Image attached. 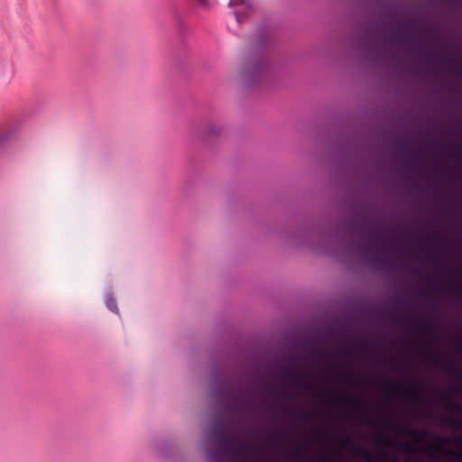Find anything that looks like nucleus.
I'll use <instances>...</instances> for the list:
<instances>
[{
	"mask_svg": "<svg viewBox=\"0 0 462 462\" xmlns=\"http://www.w3.org/2000/svg\"><path fill=\"white\" fill-rule=\"evenodd\" d=\"M323 402L328 404L336 403L337 401H340V403L344 406H351L356 410H364V402L350 395H340L337 393H326L320 395Z\"/></svg>",
	"mask_w": 462,
	"mask_h": 462,
	"instance_id": "f257e3e1",
	"label": "nucleus"
},
{
	"mask_svg": "<svg viewBox=\"0 0 462 462\" xmlns=\"http://www.w3.org/2000/svg\"><path fill=\"white\" fill-rule=\"evenodd\" d=\"M448 444V439L440 437L437 440V445L428 448L427 452L433 457H437L439 455H445L450 458H456L462 462V452L443 448L444 446Z\"/></svg>",
	"mask_w": 462,
	"mask_h": 462,
	"instance_id": "f03ea898",
	"label": "nucleus"
},
{
	"mask_svg": "<svg viewBox=\"0 0 462 462\" xmlns=\"http://www.w3.org/2000/svg\"><path fill=\"white\" fill-rule=\"evenodd\" d=\"M386 427L393 429L398 433L403 434L412 439L416 442H420L430 436V432L426 430L419 431L414 428L403 423L386 424Z\"/></svg>",
	"mask_w": 462,
	"mask_h": 462,
	"instance_id": "7ed1b4c3",
	"label": "nucleus"
},
{
	"mask_svg": "<svg viewBox=\"0 0 462 462\" xmlns=\"http://www.w3.org/2000/svg\"><path fill=\"white\" fill-rule=\"evenodd\" d=\"M423 356L427 361L436 366L444 368L450 374H462L461 370L456 369L454 365L446 359L441 358L438 354L433 353L430 347H426L423 351Z\"/></svg>",
	"mask_w": 462,
	"mask_h": 462,
	"instance_id": "20e7f679",
	"label": "nucleus"
},
{
	"mask_svg": "<svg viewBox=\"0 0 462 462\" xmlns=\"http://www.w3.org/2000/svg\"><path fill=\"white\" fill-rule=\"evenodd\" d=\"M342 446L344 448L350 446L353 448L355 455L362 457L366 460V462H372L374 459V454L369 448L355 443L349 436H346L344 438Z\"/></svg>",
	"mask_w": 462,
	"mask_h": 462,
	"instance_id": "39448f33",
	"label": "nucleus"
},
{
	"mask_svg": "<svg viewBox=\"0 0 462 462\" xmlns=\"http://www.w3.org/2000/svg\"><path fill=\"white\" fill-rule=\"evenodd\" d=\"M264 72V64L263 62H257L254 65L248 66L244 70V79L247 84H253L259 80Z\"/></svg>",
	"mask_w": 462,
	"mask_h": 462,
	"instance_id": "423d86ee",
	"label": "nucleus"
},
{
	"mask_svg": "<svg viewBox=\"0 0 462 462\" xmlns=\"http://www.w3.org/2000/svg\"><path fill=\"white\" fill-rule=\"evenodd\" d=\"M283 374L285 376L290 377L291 380V383L298 386L299 388H301L303 390L310 389L311 384L310 383L303 381L301 374L291 370H284Z\"/></svg>",
	"mask_w": 462,
	"mask_h": 462,
	"instance_id": "0eeeda50",
	"label": "nucleus"
},
{
	"mask_svg": "<svg viewBox=\"0 0 462 462\" xmlns=\"http://www.w3.org/2000/svg\"><path fill=\"white\" fill-rule=\"evenodd\" d=\"M364 232L367 236L370 237L372 244L374 245H379L381 243L388 242V240L381 233H379L374 226H369L364 227Z\"/></svg>",
	"mask_w": 462,
	"mask_h": 462,
	"instance_id": "6e6552de",
	"label": "nucleus"
},
{
	"mask_svg": "<svg viewBox=\"0 0 462 462\" xmlns=\"http://www.w3.org/2000/svg\"><path fill=\"white\" fill-rule=\"evenodd\" d=\"M440 399L446 402V407L451 411H462V405L453 402L449 392L440 393Z\"/></svg>",
	"mask_w": 462,
	"mask_h": 462,
	"instance_id": "1a4fd4ad",
	"label": "nucleus"
},
{
	"mask_svg": "<svg viewBox=\"0 0 462 462\" xmlns=\"http://www.w3.org/2000/svg\"><path fill=\"white\" fill-rule=\"evenodd\" d=\"M224 132V126L220 123H210L206 128L205 134L208 136H218Z\"/></svg>",
	"mask_w": 462,
	"mask_h": 462,
	"instance_id": "9d476101",
	"label": "nucleus"
},
{
	"mask_svg": "<svg viewBox=\"0 0 462 462\" xmlns=\"http://www.w3.org/2000/svg\"><path fill=\"white\" fill-rule=\"evenodd\" d=\"M413 327L419 328L421 331H427L430 328V322L427 319H415L410 320Z\"/></svg>",
	"mask_w": 462,
	"mask_h": 462,
	"instance_id": "9b49d317",
	"label": "nucleus"
},
{
	"mask_svg": "<svg viewBox=\"0 0 462 462\" xmlns=\"http://www.w3.org/2000/svg\"><path fill=\"white\" fill-rule=\"evenodd\" d=\"M208 457L212 462H222L224 459L223 452L220 449L209 451Z\"/></svg>",
	"mask_w": 462,
	"mask_h": 462,
	"instance_id": "f8f14e48",
	"label": "nucleus"
},
{
	"mask_svg": "<svg viewBox=\"0 0 462 462\" xmlns=\"http://www.w3.org/2000/svg\"><path fill=\"white\" fill-rule=\"evenodd\" d=\"M383 386L392 393H398L402 390L401 384L396 382L388 381L383 383Z\"/></svg>",
	"mask_w": 462,
	"mask_h": 462,
	"instance_id": "ddd939ff",
	"label": "nucleus"
},
{
	"mask_svg": "<svg viewBox=\"0 0 462 462\" xmlns=\"http://www.w3.org/2000/svg\"><path fill=\"white\" fill-rule=\"evenodd\" d=\"M311 351L313 354L320 356L324 359H330L333 356L332 355L327 353L323 348H320V347L319 348L312 347Z\"/></svg>",
	"mask_w": 462,
	"mask_h": 462,
	"instance_id": "4468645a",
	"label": "nucleus"
},
{
	"mask_svg": "<svg viewBox=\"0 0 462 462\" xmlns=\"http://www.w3.org/2000/svg\"><path fill=\"white\" fill-rule=\"evenodd\" d=\"M291 455L293 458H295L296 460H303L306 458L305 453L300 448H297L294 451H292Z\"/></svg>",
	"mask_w": 462,
	"mask_h": 462,
	"instance_id": "2eb2a0df",
	"label": "nucleus"
},
{
	"mask_svg": "<svg viewBox=\"0 0 462 462\" xmlns=\"http://www.w3.org/2000/svg\"><path fill=\"white\" fill-rule=\"evenodd\" d=\"M106 306L107 308L114 311V312H117L118 311V309H117V306H116V302L114 299H111L109 298L107 300H106Z\"/></svg>",
	"mask_w": 462,
	"mask_h": 462,
	"instance_id": "dca6fc26",
	"label": "nucleus"
},
{
	"mask_svg": "<svg viewBox=\"0 0 462 462\" xmlns=\"http://www.w3.org/2000/svg\"><path fill=\"white\" fill-rule=\"evenodd\" d=\"M393 39L397 42H402L404 40V34L401 31H396L393 36Z\"/></svg>",
	"mask_w": 462,
	"mask_h": 462,
	"instance_id": "f3484780",
	"label": "nucleus"
},
{
	"mask_svg": "<svg viewBox=\"0 0 462 462\" xmlns=\"http://www.w3.org/2000/svg\"><path fill=\"white\" fill-rule=\"evenodd\" d=\"M404 395L408 398H416L417 397V393L415 390L413 389H409V390H406L404 392Z\"/></svg>",
	"mask_w": 462,
	"mask_h": 462,
	"instance_id": "a211bd4d",
	"label": "nucleus"
},
{
	"mask_svg": "<svg viewBox=\"0 0 462 462\" xmlns=\"http://www.w3.org/2000/svg\"><path fill=\"white\" fill-rule=\"evenodd\" d=\"M277 396L280 397L284 402H291L292 401L291 396L283 395L282 392H278Z\"/></svg>",
	"mask_w": 462,
	"mask_h": 462,
	"instance_id": "6ab92c4d",
	"label": "nucleus"
},
{
	"mask_svg": "<svg viewBox=\"0 0 462 462\" xmlns=\"http://www.w3.org/2000/svg\"><path fill=\"white\" fill-rule=\"evenodd\" d=\"M340 356L347 359L352 358L353 351L351 349H346L340 354Z\"/></svg>",
	"mask_w": 462,
	"mask_h": 462,
	"instance_id": "aec40b11",
	"label": "nucleus"
},
{
	"mask_svg": "<svg viewBox=\"0 0 462 462\" xmlns=\"http://www.w3.org/2000/svg\"><path fill=\"white\" fill-rule=\"evenodd\" d=\"M402 448L403 450H405L406 452H409V453H412V452H414L416 450V448L413 446L410 445V444H402Z\"/></svg>",
	"mask_w": 462,
	"mask_h": 462,
	"instance_id": "412c9836",
	"label": "nucleus"
},
{
	"mask_svg": "<svg viewBox=\"0 0 462 462\" xmlns=\"http://www.w3.org/2000/svg\"><path fill=\"white\" fill-rule=\"evenodd\" d=\"M245 0H230L229 6H236L240 5H244Z\"/></svg>",
	"mask_w": 462,
	"mask_h": 462,
	"instance_id": "4be33fe9",
	"label": "nucleus"
},
{
	"mask_svg": "<svg viewBox=\"0 0 462 462\" xmlns=\"http://www.w3.org/2000/svg\"><path fill=\"white\" fill-rule=\"evenodd\" d=\"M361 251L364 255H368L371 253L370 247H362Z\"/></svg>",
	"mask_w": 462,
	"mask_h": 462,
	"instance_id": "5701e85b",
	"label": "nucleus"
},
{
	"mask_svg": "<svg viewBox=\"0 0 462 462\" xmlns=\"http://www.w3.org/2000/svg\"><path fill=\"white\" fill-rule=\"evenodd\" d=\"M201 5L203 6H208L209 5V0H197Z\"/></svg>",
	"mask_w": 462,
	"mask_h": 462,
	"instance_id": "b1692460",
	"label": "nucleus"
},
{
	"mask_svg": "<svg viewBox=\"0 0 462 462\" xmlns=\"http://www.w3.org/2000/svg\"><path fill=\"white\" fill-rule=\"evenodd\" d=\"M365 422L367 424V425H374V420L370 417V416H367Z\"/></svg>",
	"mask_w": 462,
	"mask_h": 462,
	"instance_id": "393cba45",
	"label": "nucleus"
},
{
	"mask_svg": "<svg viewBox=\"0 0 462 462\" xmlns=\"http://www.w3.org/2000/svg\"><path fill=\"white\" fill-rule=\"evenodd\" d=\"M408 147H409V144L407 142H404L402 143V149H403V153L406 155L407 154V152H408Z\"/></svg>",
	"mask_w": 462,
	"mask_h": 462,
	"instance_id": "a878e982",
	"label": "nucleus"
},
{
	"mask_svg": "<svg viewBox=\"0 0 462 462\" xmlns=\"http://www.w3.org/2000/svg\"><path fill=\"white\" fill-rule=\"evenodd\" d=\"M383 363L384 364H391V365H396L397 363L393 361L392 359H389V358H383Z\"/></svg>",
	"mask_w": 462,
	"mask_h": 462,
	"instance_id": "bb28decb",
	"label": "nucleus"
},
{
	"mask_svg": "<svg viewBox=\"0 0 462 462\" xmlns=\"http://www.w3.org/2000/svg\"><path fill=\"white\" fill-rule=\"evenodd\" d=\"M454 291L456 293H457L458 295H460L462 297V287H455Z\"/></svg>",
	"mask_w": 462,
	"mask_h": 462,
	"instance_id": "cd10ccee",
	"label": "nucleus"
},
{
	"mask_svg": "<svg viewBox=\"0 0 462 462\" xmlns=\"http://www.w3.org/2000/svg\"><path fill=\"white\" fill-rule=\"evenodd\" d=\"M354 377H355V374L352 372L345 374V376H344L345 379H353Z\"/></svg>",
	"mask_w": 462,
	"mask_h": 462,
	"instance_id": "c85d7f7f",
	"label": "nucleus"
},
{
	"mask_svg": "<svg viewBox=\"0 0 462 462\" xmlns=\"http://www.w3.org/2000/svg\"><path fill=\"white\" fill-rule=\"evenodd\" d=\"M310 418V413H309V412H303L302 413V419L304 420H309Z\"/></svg>",
	"mask_w": 462,
	"mask_h": 462,
	"instance_id": "c756f323",
	"label": "nucleus"
},
{
	"mask_svg": "<svg viewBox=\"0 0 462 462\" xmlns=\"http://www.w3.org/2000/svg\"><path fill=\"white\" fill-rule=\"evenodd\" d=\"M278 437H279V435H278V434H276V433H273V434H271V435H270V438H271L273 440L277 439H278Z\"/></svg>",
	"mask_w": 462,
	"mask_h": 462,
	"instance_id": "7c9ffc66",
	"label": "nucleus"
},
{
	"mask_svg": "<svg viewBox=\"0 0 462 462\" xmlns=\"http://www.w3.org/2000/svg\"><path fill=\"white\" fill-rule=\"evenodd\" d=\"M379 454L383 458H386L388 457V454L385 451H381Z\"/></svg>",
	"mask_w": 462,
	"mask_h": 462,
	"instance_id": "2f4dec72",
	"label": "nucleus"
},
{
	"mask_svg": "<svg viewBox=\"0 0 462 462\" xmlns=\"http://www.w3.org/2000/svg\"><path fill=\"white\" fill-rule=\"evenodd\" d=\"M322 436H323L322 432L319 430V431L317 432V437H318L319 439H321V438H322Z\"/></svg>",
	"mask_w": 462,
	"mask_h": 462,
	"instance_id": "473e14b6",
	"label": "nucleus"
},
{
	"mask_svg": "<svg viewBox=\"0 0 462 462\" xmlns=\"http://www.w3.org/2000/svg\"><path fill=\"white\" fill-rule=\"evenodd\" d=\"M390 462H399L397 457H393Z\"/></svg>",
	"mask_w": 462,
	"mask_h": 462,
	"instance_id": "72a5a7b5",
	"label": "nucleus"
},
{
	"mask_svg": "<svg viewBox=\"0 0 462 462\" xmlns=\"http://www.w3.org/2000/svg\"><path fill=\"white\" fill-rule=\"evenodd\" d=\"M289 414L292 415L294 414V410H289V411H286Z\"/></svg>",
	"mask_w": 462,
	"mask_h": 462,
	"instance_id": "f704fd0d",
	"label": "nucleus"
},
{
	"mask_svg": "<svg viewBox=\"0 0 462 462\" xmlns=\"http://www.w3.org/2000/svg\"><path fill=\"white\" fill-rule=\"evenodd\" d=\"M450 420L456 424L459 423V420H455V419H450Z\"/></svg>",
	"mask_w": 462,
	"mask_h": 462,
	"instance_id": "c9c22d12",
	"label": "nucleus"
},
{
	"mask_svg": "<svg viewBox=\"0 0 462 462\" xmlns=\"http://www.w3.org/2000/svg\"><path fill=\"white\" fill-rule=\"evenodd\" d=\"M460 68H461V65H460V64H458V63H457V64H456V69H457V70H459V69H460Z\"/></svg>",
	"mask_w": 462,
	"mask_h": 462,
	"instance_id": "e433bc0d",
	"label": "nucleus"
},
{
	"mask_svg": "<svg viewBox=\"0 0 462 462\" xmlns=\"http://www.w3.org/2000/svg\"><path fill=\"white\" fill-rule=\"evenodd\" d=\"M236 20L239 22V15L237 13H236Z\"/></svg>",
	"mask_w": 462,
	"mask_h": 462,
	"instance_id": "4c0bfd02",
	"label": "nucleus"
},
{
	"mask_svg": "<svg viewBox=\"0 0 462 462\" xmlns=\"http://www.w3.org/2000/svg\"><path fill=\"white\" fill-rule=\"evenodd\" d=\"M460 442L462 443V436L459 438Z\"/></svg>",
	"mask_w": 462,
	"mask_h": 462,
	"instance_id": "58836bf2",
	"label": "nucleus"
}]
</instances>
